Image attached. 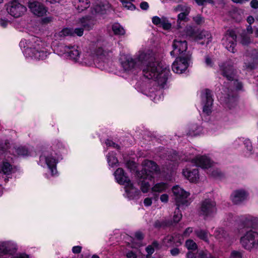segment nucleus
<instances>
[{
    "label": "nucleus",
    "instance_id": "f257e3e1",
    "mask_svg": "<svg viewBox=\"0 0 258 258\" xmlns=\"http://www.w3.org/2000/svg\"><path fill=\"white\" fill-rule=\"evenodd\" d=\"M121 67L127 73H134L143 66V72L145 77L156 81L159 86L164 88L170 74V70L167 67L155 61L153 52L150 50H140L133 58L130 55L123 54L120 58Z\"/></svg>",
    "mask_w": 258,
    "mask_h": 258
},
{
    "label": "nucleus",
    "instance_id": "f03ea898",
    "mask_svg": "<svg viewBox=\"0 0 258 258\" xmlns=\"http://www.w3.org/2000/svg\"><path fill=\"white\" fill-rule=\"evenodd\" d=\"M20 45L21 46H24V53L26 57L36 59H43L47 56L46 52L40 49L39 44L36 43L35 38H33L31 41L22 40Z\"/></svg>",
    "mask_w": 258,
    "mask_h": 258
},
{
    "label": "nucleus",
    "instance_id": "7ed1b4c3",
    "mask_svg": "<svg viewBox=\"0 0 258 258\" xmlns=\"http://www.w3.org/2000/svg\"><path fill=\"white\" fill-rule=\"evenodd\" d=\"M240 243L247 250L258 249V233L252 230L247 231L241 237Z\"/></svg>",
    "mask_w": 258,
    "mask_h": 258
},
{
    "label": "nucleus",
    "instance_id": "20e7f679",
    "mask_svg": "<svg viewBox=\"0 0 258 258\" xmlns=\"http://www.w3.org/2000/svg\"><path fill=\"white\" fill-rule=\"evenodd\" d=\"M142 165L143 166L142 170L137 173V176L141 178L145 174L146 175L145 178L152 179L153 178L152 174L154 173H159L160 172V168L154 161L144 160L142 163Z\"/></svg>",
    "mask_w": 258,
    "mask_h": 258
},
{
    "label": "nucleus",
    "instance_id": "39448f33",
    "mask_svg": "<svg viewBox=\"0 0 258 258\" xmlns=\"http://www.w3.org/2000/svg\"><path fill=\"white\" fill-rule=\"evenodd\" d=\"M5 7L8 13L16 18L22 17L27 10L26 7L20 3L18 0L11 1Z\"/></svg>",
    "mask_w": 258,
    "mask_h": 258
},
{
    "label": "nucleus",
    "instance_id": "423d86ee",
    "mask_svg": "<svg viewBox=\"0 0 258 258\" xmlns=\"http://www.w3.org/2000/svg\"><path fill=\"white\" fill-rule=\"evenodd\" d=\"M217 208L215 202L210 199H206L201 203L200 213L205 217H212L216 213Z\"/></svg>",
    "mask_w": 258,
    "mask_h": 258
},
{
    "label": "nucleus",
    "instance_id": "0eeeda50",
    "mask_svg": "<svg viewBox=\"0 0 258 258\" xmlns=\"http://www.w3.org/2000/svg\"><path fill=\"white\" fill-rule=\"evenodd\" d=\"M190 58V55L187 54L185 56H179L173 62L172 69L174 72L177 74L183 73L188 67V61Z\"/></svg>",
    "mask_w": 258,
    "mask_h": 258
},
{
    "label": "nucleus",
    "instance_id": "6e6552de",
    "mask_svg": "<svg viewBox=\"0 0 258 258\" xmlns=\"http://www.w3.org/2000/svg\"><path fill=\"white\" fill-rule=\"evenodd\" d=\"M172 191L175 197L177 206H180L181 205L187 206L188 205V201L186 199L189 195L188 192L185 191L178 185L173 187Z\"/></svg>",
    "mask_w": 258,
    "mask_h": 258
},
{
    "label": "nucleus",
    "instance_id": "1a4fd4ad",
    "mask_svg": "<svg viewBox=\"0 0 258 258\" xmlns=\"http://www.w3.org/2000/svg\"><path fill=\"white\" fill-rule=\"evenodd\" d=\"M201 99L203 105V111L209 115L211 113L213 102L211 91L208 89L203 90L201 93Z\"/></svg>",
    "mask_w": 258,
    "mask_h": 258
},
{
    "label": "nucleus",
    "instance_id": "9d476101",
    "mask_svg": "<svg viewBox=\"0 0 258 258\" xmlns=\"http://www.w3.org/2000/svg\"><path fill=\"white\" fill-rule=\"evenodd\" d=\"M236 35L233 30H228L224 38H223V44L225 46L227 49L232 52H235V47L236 45Z\"/></svg>",
    "mask_w": 258,
    "mask_h": 258
},
{
    "label": "nucleus",
    "instance_id": "9b49d317",
    "mask_svg": "<svg viewBox=\"0 0 258 258\" xmlns=\"http://www.w3.org/2000/svg\"><path fill=\"white\" fill-rule=\"evenodd\" d=\"M28 7L33 14L38 17L43 16L47 11L46 8L42 3L35 0L29 1Z\"/></svg>",
    "mask_w": 258,
    "mask_h": 258
},
{
    "label": "nucleus",
    "instance_id": "f8f14e48",
    "mask_svg": "<svg viewBox=\"0 0 258 258\" xmlns=\"http://www.w3.org/2000/svg\"><path fill=\"white\" fill-rule=\"evenodd\" d=\"M172 47L173 49L170 52V54L175 56L185 52L187 48V44L185 40L176 38L173 41Z\"/></svg>",
    "mask_w": 258,
    "mask_h": 258
},
{
    "label": "nucleus",
    "instance_id": "ddd939ff",
    "mask_svg": "<svg viewBox=\"0 0 258 258\" xmlns=\"http://www.w3.org/2000/svg\"><path fill=\"white\" fill-rule=\"evenodd\" d=\"M39 163L42 166L47 165L51 172L52 175L56 173V165L57 163L56 159L51 156H46L45 155L40 156Z\"/></svg>",
    "mask_w": 258,
    "mask_h": 258
},
{
    "label": "nucleus",
    "instance_id": "4468645a",
    "mask_svg": "<svg viewBox=\"0 0 258 258\" xmlns=\"http://www.w3.org/2000/svg\"><path fill=\"white\" fill-rule=\"evenodd\" d=\"M191 162L196 166L201 167L203 168L210 167L212 162L210 159L207 156H198L191 159Z\"/></svg>",
    "mask_w": 258,
    "mask_h": 258
},
{
    "label": "nucleus",
    "instance_id": "2eb2a0df",
    "mask_svg": "<svg viewBox=\"0 0 258 258\" xmlns=\"http://www.w3.org/2000/svg\"><path fill=\"white\" fill-rule=\"evenodd\" d=\"M79 24L85 30L92 29L96 24V20L91 16L82 17L79 20Z\"/></svg>",
    "mask_w": 258,
    "mask_h": 258
},
{
    "label": "nucleus",
    "instance_id": "dca6fc26",
    "mask_svg": "<svg viewBox=\"0 0 258 258\" xmlns=\"http://www.w3.org/2000/svg\"><path fill=\"white\" fill-rule=\"evenodd\" d=\"M222 72V75L229 81L233 80L234 77V70L232 66L229 63H224L220 66Z\"/></svg>",
    "mask_w": 258,
    "mask_h": 258
},
{
    "label": "nucleus",
    "instance_id": "f3484780",
    "mask_svg": "<svg viewBox=\"0 0 258 258\" xmlns=\"http://www.w3.org/2000/svg\"><path fill=\"white\" fill-rule=\"evenodd\" d=\"M124 186L126 196L130 200H133L139 197L140 194V190L135 187L131 181L124 185Z\"/></svg>",
    "mask_w": 258,
    "mask_h": 258
},
{
    "label": "nucleus",
    "instance_id": "a211bd4d",
    "mask_svg": "<svg viewBox=\"0 0 258 258\" xmlns=\"http://www.w3.org/2000/svg\"><path fill=\"white\" fill-rule=\"evenodd\" d=\"M247 196L246 192L243 190L234 191L231 196V199L235 204H239L244 201Z\"/></svg>",
    "mask_w": 258,
    "mask_h": 258
},
{
    "label": "nucleus",
    "instance_id": "6ab92c4d",
    "mask_svg": "<svg viewBox=\"0 0 258 258\" xmlns=\"http://www.w3.org/2000/svg\"><path fill=\"white\" fill-rule=\"evenodd\" d=\"M182 174L186 179L192 182H196L199 179V171L197 168L191 170L188 169H183Z\"/></svg>",
    "mask_w": 258,
    "mask_h": 258
},
{
    "label": "nucleus",
    "instance_id": "aec40b11",
    "mask_svg": "<svg viewBox=\"0 0 258 258\" xmlns=\"http://www.w3.org/2000/svg\"><path fill=\"white\" fill-rule=\"evenodd\" d=\"M115 179L117 182L122 185H125L131 181L129 178L126 175L123 170L121 168H118L114 173Z\"/></svg>",
    "mask_w": 258,
    "mask_h": 258
},
{
    "label": "nucleus",
    "instance_id": "412c9836",
    "mask_svg": "<svg viewBox=\"0 0 258 258\" xmlns=\"http://www.w3.org/2000/svg\"><path fill=\"white\" fill-rule=\"evenodd\" d=\"M70 49L68 52V56L70 59L74 60L75 61H77L80 55V51L79 49L78 46H70Z\"/></svg>",
    "mask_w": 258,
    "mask_h": 258
},
{
    "label": "nucleus",
    "instance_id": "4be33fe9",
    "mask_svg": "<svg viewBox=\"0 0 258 258\" xmlns=\"http://www.w3.org/2000/svg\"><path fill=\"white\" fill-rule=\"evenodd\" d=\"M211 34L207 31H197L196 33V35L195 39L196 40H201V39H205L207 44H208L209 42L211 41Z\"/></svg>",
    "mask_w": 258,
    "mask_h": 258
},
{
    "label": "nucleus",
    "instance_id": "5701e85b",
    "mask_svg": "<svg viewBox=\"0 0 258 258\" xmlns=\"http://www.w3.org/2000/svg\"><path fill=\"white\" fill-rule=\"evenodd\" d=\"M194 232L196 235L200 239L208 243H209V236L211 235L207 230L199 229L195 230Z\"/></svg>",
    "mask_w": 258,
    "mask_h": 258
},
{
    "label": "nucleus",
    "instance_id": "b1692460",
    "mask_svg": "<svg viewBox=\"0 0 258 258\" xmlns=\"http://www.w3.org/2000/svg\"><path fill=\"white\" fill-rule=\"evenodd\" d=\"M75 6L79 12H82L90 7L89 0H76Z\"/></svg>",
    "mask_w": 258,
    "mask_h": 258
},
{
    "label": "nucleus",
    "instance_id": "393cba45",
    "mask_svg": "<svg viewBox=\"0 0 258 258\" xmlns=\"http://www.w3.org/2000/svg\"><path fill=\"white\" fill-rule=\"evenodd\" d=\"M146 177V175L144 174L143 177L142 178L140 177H138L139 179V182L141 184V189L142 191L146 193L148 191L150 188V184L149 181H151L152 179H146L145 177Z\"/></svg>",
    "mask_w": 258,
    "mask_h": 258
},
{
    "label": "nucleus",
    "instance_id": "a878e982",
    "mask_svg": "<svg viewBox=\"0 0 258 258\" xmlns=\"http://www.w3.org/2000/svg\"><path fill=\"white\" fill-rule=\"evenodd\" d=\"M112 30L115 35H123L125 33V30L123 27L118 23H114L112 25Z\"/></svg>",
    "mask_w": 258,
    "mask_h": 258
},
{
    "label": "nucleus",
    "instance_id": "bb28decb",
    "mask_svg": "<svg viewBox=\"0 0 258 258\" xmlns=\"http://www.w3.org/2000/svg\"><path fill=\"white\" fill-rule=\"evenodd\" d=\"M214 236L219 241H223L226 239L227 234L223 229L218 228L215 230Z\"/></svg>",
    "mask_w": 258,
    "mask_h": 258
},
{
    "label": "nucleus",
    "instance_id": "cd10ccee",
    "mask_svg": "<svg viewBox=\"0 0 258 258\" xmlns=\"http://www.w3.org/2000/svg\"><path fill=\"white\" fill-rule=\"evenodd\" d=\"M179 235L176 234L174 236L173 235H167L166 236L163 240V242L166 246H173L174 243H176V239Z\"/></svg>",
    "mask_w": 258,
    "mask_h": 258
},
{
    "label": "nucleus",
    "instance_id": "c85d7f7f",
    "mask_svg": "<svg viewBox=\"0 0 258 258\" xmlns=\"http://www.w3.org/2000/svg\"><path fill=\"white\" fill-rule=\"evenodd\" d=\"M168 188V185L166 183L160 182L156 183L152 188V191L153 192L160 193L165 191Z\"/></svg>",
    "mask_w": 258,
    "mask_h": 258
},
{
    "label": "nucleus",
    "instance_id": "c756f323",
    "mask_svg": "<svg viewBox=\"0 0 258 258\" xmlns=\"http://www.w3.org/2000/svg\"><path fill=\"white\" fill-rule=\"evenodd\" d=\"M106 7L101 4L95 5L92 9V13L93 14L103 15L106 13Z\"/></svg>",
    "mask_w": 258,
    "mask_h": 258
},
{
    "label": "nucleus",
    "instance_id": "7c9ffc66",
    "mask_svg": "<svg viewBox=\"0 0 258 258\" xmlns=\"http://www.w3.org/2000/svg\"><path fill=\"white\" fill-rule=\"evenodd\" d=\"M70 47L64 44L60 43L55 48V51L58 55H61L69 52Z\"/></svg>",
    "mask_w": 258,
    "mask_h": 258
},
{
    "label": "nucleus",
    "instance_id": "2f4dec72",
    "mask_svg": "<svg viewBox=\"0 0 258 258\" xmlns=\"http://www.w3.org/2000/svg\"><path fill=\"white\" fill-rule=\"evenodd\" d=\"M11 251L10 244L8 242H2L0 243V256L3 254H6Z\"/></svg>",
    "mask_w": 258,
    "mask_h": 258
},
{
    "label": "nucleus",
    "instance_id": "473e14b6",
    "mask_svg": "<svg viewBox=\"0 0 258 258\" xmlns=\"http://www.w3.org/2000/svg\"><path fill=\"white\" fill-rule=\"evenodd\" d=\"M174 11L176 12H181V13H189L190 8L186 4H180L174 7Z\"/></svg>",
    "mask_w": 258,
    "mask_h": 258
},
{
    "label": "nucleus",
    "instance_id": "72a5a7b5",
    "mask_svg": "<svg viewBox=\"0 0 258 258\" xmlns=\"http://www.w3.org/2000/svg\"><path fill=\"white\" fill-rule=\"evenodd\" d=\"M252 39L245 33H242L241 35L240 43L243 45H247L252 43Z\"/></svg>",
    "mask_w": 258,
    "mask_h": 258
},
{
    "label": "nucleus",
    "instance_id": "f704fd0d",
    "mask_svg": "<svg viewBox=\"0 0 258 258\" xmlns=\"http://www.w3.org/2000/svg\"><path fill=\"white\" fill-rule=\"evenodd\" d=\"M12 170V165L8 162H4L2 166V171L5 174L9 175Z\"/></svg>",
    "mask_w": 258,
    "mask_h": 258
},
{
    "label": "nucleus",
    "instance_id": "c9c22d12",
    "mask_svg": "<svg viewBox=\"0 0 258 258\" xmlns=\"http://www.w3.org/2000/svg\"><path fill=\"white\" fill-rule=\"evenodd\" d=\"M121 3L122 6L127 10H134L136 9L135 6L132 4L130 0H119Z\"/></svg>",
    "mask_w": 258,
    "mask_h": 258
},
{
    "label": "nucleus",
    "instance_id": "e433bc0d",
    "mask_svg": "<svg viewBox=\"0 0 258 258\" xmlns=\"http://www.w3.org/2000/svg\"><path fill=\"white\" fill-rule=\"evenodd\" d=\"M179 207L177 206L174 212L173 216V223H177L182 218V214L179 211Z\"/></svg>",
    "mask_w": 258,
    "mask_h": 258
},
{
    "label": "nucleus",
    "instance_id": "4c0bfd02",
    "mask_svg": "<svg viewBox=\"0 0 258 258\" xmlns=\"http://www.w3.org/2000/svg\"><path fill=\"white\" fill-rule=\"evenodd\" d=\"M110 51L108 50L104 49L102 47H99L96 50V54L100 57V58H103L104 57H106L108 55Z\"/></svg>",
    "mask_w": 258,
    "mask_h": 258
},
{
    "label": "nucleus",
    "instance_id": "58836bf2",
    "mask_svg": "<svg viewBox=\"0 0 258 258\" xmlns=\"http://www.w3.org/2000/svg\"><path fill=\"white\" fill-rule=\"evenodd\" d=\"M16 154L19 156H27L29 155V151L24 147H19L15 149Z\"/></svg>",
    "mask_w": 258,
    "mask_h": 258
},
{
    "label": "nucleus",
    "instance_id": "ea45409f",
    "mask_svg": "<svg viewBox=\"0 0 258 258\" xmlns=\"http://www.w3.org/2000/svg\"><path fill=\"white\" fill-rule=\"evenodd\" d=\"M107 158L108 163L110 166H113L118 163V160L115 156L109 153L107 155Z\"/></svg>",
    "mask_w": 258,
    "mask_h": 258
},
{
    "label": "nucleus",
    "instance_id": "a19ab883",
    "mask_svg": "<svg viewBox=\"0 0 258 258\" xmlns=\"http://www.w3.org/2000/svg\"><path fill=\"white\" fill-rule=\"evenodd\" d=\"M185 245L188 249L195 250L197 248L196 243L191 239L186 240Z\"/></svg>",
    "mask_w": 258,
    "mask_h": 258
},
{
    "label": "nucleus",
    "instance_id": "79ce46f5",
    "mask_svg": "<svg viewBox=\"0 0 258 258\" xmlns=\"http://www.w3.org/2000/svg\"><path fill=\"white\" fill-rule=\"evenodd\" d=\"M60 36H73V29L72 28H64L60 32Z\"/></svg>",
    "mask_w": 258,
    "mask_h": 258
},
{
    "label": "nucleus",
    "instance_id": "37998d69",
    "mask_svg": "<svg viewBox=\"0 0 258 258\" xmlns=\"http://www.w3.org/2000/svg\"><path fill=\"white\" fill-rule=\"evenodd\" d=\"M197 32L191 27H187L186 29V35L194 39L195 38Z\"/></svg>",
    "mask_w": 258,
    "mask_h": 258
},
{
    "label": "nucleus",
    "instance_id": "c03bdc74",
    "mask_svg": "<svg viewBox=\"0 0 258 258\" xmlns=\"http://www.w3.org/2000/svg\"><path fill=\"white\" fill-rule=\"evenodd\" d=\"M84 30L83 28H77L73 29V36L76 35L78 36H82L84 34Z\"/></svg>",
    "mask_w": 258,
    "mask_h": 258
},
{
    "label": "nucleus",
    "instance_id": "a18cd8bd",
    "mask_svg": "<svg viewBox=\"0 0 258 258\" xmlns=\"http://www.w3.org/2000/svg\"><path fill=\"white\" fill-rule=\"evenodd\" d=\"M194 21L198 25H201L204 23V19L201 15H198L193 18Z\"/></svg>",
    "mask_w": 258,
    "mask_h": 258
},
{
    "label": "nucleus",
    "instance_id": "49530a36",
    "mask_svg": "<svg viewBox=\"0 0 258 258\" xmlns=\"http://www.w3.org/2000/svg\"><path fill=\"white\" fill-rule=\"evenodd\" d=\"M161 26L164 29L168 30L171 27V24L168 22V20L165 18L164 21L163 22Z\"/></svg>",
    "mask_w": 258,
    "mask_h": 258
},
{
    "label": "nucleus",
    "instance_id": "de8ad7c7",
    "mask_svg": "<svg viewBox=\"0 0 258 258\" xmlns=\"http://www.w3.org/2000/svg\"><path fill=\"white\" fill-rule=\"evenodd\" d=\"M244 144L247 150H248L249 151H252V147L251 143L249 140H248V139L245 140L244 141Z\"/></svg>",
    "mask_w": 258,
    "mask_h": 258
},
{
    "label": "nucleus",
    "instance_id": "09e8293b",
    "mask_svg": "<svg viewBox=\"0 0 258 258\" xmlns=\"http://www.w3.org/2000/svg\"><path fill=\"white\" fill-rule=\"evenodd\" d=\"M189 13H180L178 15L177 18L178 20L185 21L186 19V17Z\"/></svg>",
    "mask_w": 258,
    "mask_h": 258
},
{
    "label": "nucleus",
    "instance_id": "8fccbe9b",
    "mask_svg": "<svg viewBox=\"0 0 258 258\" xmlns=\"http://www.w3.org/2000/svg\"><path fill=\"white\" fill-rule=\"evenodd\" d=\"M105 144L107 146H112L118 149L119 148V146L118 145L116 144L115 143L109 140H107L105 142Z\"/></svg>",
    "mask_w": 258,
    "mask_h": 258
},
{
    "label": "nucleus",
    "instance_id": "3c124183",
    "mask_svg": "<svg viewBox=\"0 0 258 258\" xmlns=\"http://www.w3.org/2000/svg\"><path fill=\"white\" fill-rule=\"evenodd\" d=\"M199 258H215L209 253L201 252L199 253Z\"/></svg>",
    "mask_w": 258,
    "mask_h": 258
},
{
    "label": "nucleus",
    "instance_id": "603ef678",
    "mask_svg": "<svg viewBox=\"0 0 258 258\" xmlns=\"http://www.w3.org/2000/svg\"><path fill=\"white\" fill-rule=\"evenodd\" d=\"M196 3L199 6H203L205 3H213V1L212 0H195Z\"/></svg>",
    "mask_w": 258,
    "mask_h": 258
},
{
    "label": "nucleus",
    "instance_id": "864d4df0",
    "mask_svg": "<svg viewBox=\"0 0 258 258\" xmlns=\"http://www.w3.org/2000/svg\"><path fill=\"white\" fill-rule=\"evenodd\" d=\"M230 258H242L240 252L233 251L231 252Z\"/></svg>",
    "mask_w": 258,
    "mask_h": 258
},
{
    "label": "nucleus",
    "instance_id": "5fc2aeb1",
    "mask_svg": "<svg viewBox=\"0 0 258 258\" xmlns=\"http://www.w3.org/2000/svg\"><path fill=\"white\" fill-rule=\"evenodd\" d=\"M205 63L208 67H212L213 64V60L208 55L205 57Z\"/></svg>",
    "mask_w": 258,
    "mask_h": 258
},
{
    "label": "nucleus",
    "instance_id": "6e6d98bb",
    "mask_svg": "<svg viewBox=\"0 0 258 258\" xmlns=\"http://www.w3.org/2000/svg\"><path fill=\"white\" fill-rule=\"evenodd\" d=\"M192 231H193L192 228L188 227L184 231V232L183 233V235L185 237H187L190 235V234L192 232Z\"/></svg>",
    "mask_w": 258,
    "mask_h": 258
},
{
    "label": "nucleus",
    "instance_id": "4d7b16f0",
    "mask_svg": "<svg viewBox=\"0 0 258 258\" xmlns=\"http://www.w3.org/2000/svg\"><path fill=\"white\" fill-rule=\"evenodd\" d=\"M82 250L81 246H75L72 248V251L74 253H80Z\"/></svg>",
    "mask_w": 258,
    "mask_h": 258
},
{
    "label": "nucleus",
    "instance_id": "13d9d810",
    "mask_svg": "<svg viewBox=\"0 0 258 258\" xmlns=\"http://www.w3.org/2000/svg\"><path fill=\"white\" fill-rule=\"evenodd\" d=\"M250 5L253 9H258V0H252L250 3Z\"/></svg>",
    "mask_w": 258,
    "mask_h": 258
},
{
    "label": "nucleus",
    "instance_id": "bf43d9fd",
    "mask_svg": "<svg viewBox=\"0 0 258 258\" xmlns=\"http://www.w3.org/2000/svg\"><path fill=\"white\" fill-rule=\"evenodd\" d=\"M144 204L145 206L148 207L150 206L152 204V200L151 198H147L145 199L144 201Z\"/></svg>",
    "mask_w": 258,
    "mask_h": 258
},
{
    "label": "nucleus",
    "instance_id": "052dcab7",
    "mask_svg": "<svg viewBox=\"0 0 258 258\" xmlns=\"http://www.w3.org/2000/svg\"><path fill=\"white\" fill-rule=\"evenodd\" d=\"M146 250L149 256L151 255L154 252V249L151 245H149L146 248Z\"/></svg>",
    "mask_w": 258,
    "mask_h": 258
},
{
    "label": "nucleus",
    "instance_id": "680f3d73",
    "mask_svg": "<svg viewBox=\"0 0 258 258\" xmlns=\"http://www.w3.org/2000/svg\"><path fill=\"white\" fill-rule=\"evenodd\" d=\"M168 196L167 194H163L160 196V201L163 203H167L168 201Z\"/></svg>",
    "mask_w": 258,
    "mask_h": 258
},
{
    "label": "nucleus",
    "instance_id": "e2e57ef3",
    "mask_svg": "<svg viewBox=\"0 0 258 258\" xmlns=\"http://www.w3.org/2000/svg\"><path fill=\"white\" fill-rule=\"evenodd\" d=\"M140 8L144 10H147L149 8V5L147 2H143L140 4Z\"/></svg>",
    "mask_w": 258,
    "mask_h": 258
},
{
    "label": "nucleus",
    "instance_id": "0e129e2a",
    "mask_svg": "<svg viewBox=\"0 0 258 258\" xmlns=\"http://www.w3.org/2000/svg\"><path fill=\"white\" fill-rule=\"evenodd\" d=\"M12 258H29V256L25 253H18Z\"/></svg>",
    "mask_w": 258,
    "mask_h": 258
},
{
    "label": "nucleus",
    "instance_id": "69168bd1",
    "mask_svg": "<svg viewBox=\"0 0 258 258\" xmlns=\"http://www.w3.org/2000/svg\"><path fill=\"white\" fill-rule=\"evenodd\" d=\"M152 23L155 25H159V21H160V18L158 16H154L152 18Z\"/></svg>",
    "mask_w": 258,
    "mask_h": 258
},
{
    "label": "nucleus",
    "instance_id": "338daca9",
    "mask_svg": "<svg viewBox=\"0 0 258 258\" xmlns=\"http://www.w3.org/2000/svg\"><path fill=\"white\" fill-rule=\"evenodd\" d=\"M126 256L127 258H137V257L136 254L132 251L128 252Z\"/></svg>",
    "mask_w": 258,
    "mask_h": 258
},
{
    "label": "nucleus",
    "instance_id": "774afa93",
    "mask_svg": "<svg viewBox=\"0 0 258 258\" xmlns=\"http://www.w3.org/2000/svg\"><path fill=\"white\" fill-rule=\"evenodd\" d=\"M179 252V250L177 248H174L170 250V253L172 255H177Z\"/></svg>",
    "mask_w": 258,
    "mask_h": 258
}]
</instances>
